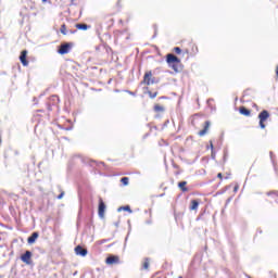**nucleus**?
<instances>
[{
  "mask_svg": "<svg viewBox=\"0 0 278 278\" xmlns=\"http://www.w3.org/2000/svg\"><path fill=\"white\" fill-rule=\"evenodd\" d=\"M268 118H270V113L266 110H263L260 114H258V119H260V127L261 129H266V121H268Z\"/></svg>",
  "mask_w": 278,
  "mask_h": 278,
  "instance_id": "nucleus-3",
  "label": "nucleus"
},
{
  "mask_svg": "<svg viewBox=\"0 0 278 278\" xmlns=\"http://www.w3.org/2000/svg\"><path fill=\"white\" fill-rule=\"evenodd\" d=\"M124 211V212H129V214H131V207L129 205L126 206H122L118 208V212Z\"/></svg>",
  "mask_w": 278,
  "mask_h": 278,
  "instance_id": "nucleus-21",
  "label": "nucleus"
},
{
  "mask_svg": "<svg viewBox=\"0 0 278 278\" xmlns=\"http://www.w3.org/2000/svg\"><path fill=\"white\" fill-rule=\"evenodd\" d=\"M105 264H108V266H114V264H121V257L116 255H110L109 257H106Z\"/></svg>",
  "mask_w": 278,
  "mask_h": 278,
  "instance_id": "nucleus-7",
  "label": "nucleus"
},
{
  "mask_svg": "<svg viewBox=\"0 0 278 278\" xmlns=\"http://www.w3.org/2000/svg\"><path fill=\"white\" fill-rule=\"evenodd\" d=\"M64 198V191H62L59 195L58 199H63Z\"/></svg>",
  "mask_w": 278,
  "mask_h": 278,
  "instance_id": "nucleus-26",
  "label": "nucleus"
},
{
  "mask_svg": "<svg viewBox=\"0 0 278 278\" xmlns=\"http://www.w3.org/2000/svg\"><path fill=\"white\" fill-rule=\"evenodd\" d=\"M238 190H240V186H239V185H236V186L233 187V192H238Z\"/></svg>",
  "mask_w": 278,
  "mask_h": 278,
  "instance_id": "nucleus-25",
  "label": "nucleus"
},
{
  "mask_svg": "<svg viewBox=\"0 0 278 278\" xmlns=\"http://www.w3.org/2000/svg\"><path fill=\"white\" fill-rule=\"evenodd\" d=\"M60 31L61 34H63V36H66V34H68V30L66 29V24L61 25Z\"/></svg>",
  "mask_w": 278,
  "mask_h": 278,
  "instance_id": "nucleus-19",
  "label": "nucleus"
},
{
  "mask_svg": "<svg viewBox=\"0 0 278 278\" xmlns=\"http://www.w3.org/2000/svg\"><path fill=\"white\" fill-rule=\"evenodd\" d=\"M75 253H76V255H80L81 257H86V255H88V250L85 249L81 245H77L75 248Z\"/></svg>",
  "mask_w": 278,
  "mask_h": 278,
  "instance_id": "nucleus-8",
  "label": "nucleus"
},
{
  "mask_svg": "<svg viewBox=\"0 0 278 278\" xmlns=\"http://www.w3.org/2000/svg\"><path fill=\"white\" fill-rule=\"evenodd\" d=\"M200 203H201V201H199V200H191L189 210L191 212H197V210H199Z\"/></svg>",
  "mask_w": 278,
  "mask_h": 278,
  "instance_id": "nucleus-13",
  "label": "nucleus"
},
{
  "mask_svg": "<svg viewBox=\"0 0 278 278\" xmlns=\"http://www.w3.org/2000/svg\"><path fill=\"white\" fill-rule=\"evenodd\" d=\"M22 262H24V264H31V252L30 251H26L22 256H21Z\"/></svg>",
  "mask_w": 278,
  "mask_h": 278,
  "instance_id": "nucleus-12",
  "label": "nucleus"
},
{
  "mask_svg": "<svg viewBox=\"0 0 278 278\" xmlns=\"http://www.w3.org/2000/svg\"><path fill=\"white\" fill-rule=\"evenodd\" d=\"M70 34H77V30H70Z\"/></svg>",
  "mask_w": 278,
  "mask_h": 278,
  "instance_id": "nucleus-30",
  "label": "nucleus"
},
{
  "mask_svg": "<svg viewBox=\"0 0 278 278\" xmlns=\"http://www.w3.org/2000/svg\"><path fill=\"white\" fill-rule=\"evenodd\" d=\"M174 52H176L177 55H179V54L181 53V48L175 47V48H174Z\"/></svg>",
  "mask_w": 278,
  "mask_h": 278,
  "instance_id": "nucleus-23",
  "label": "nucleus"
},
{
  "mask_svg": "<svg viewBox=\"0 0 278 278\" xmlns=\"http://www.w3.org/2000/svg\"><path fill=\"white\" fill-rule=\"evenodd\" d=\"M217 178H218V179H223V173H218V174H217Z\"/></svg>",
  "mask_w": 278,
  "mask_h": 278,
  "instance_id": "nucleus-27",
  "label": "nucleus"
},
{
  "mask_svg": "<svg viewBox=\"0 0 278 278\" xmlns=\"http://www.w3.org/2000/svg\"><path fill=\"white\" fill-rule=\"evenodd\" d=\"M42 1H47V0H42Z\"/></svg>",
  "mask_w": 278,
  "mask_h": 278,
  "instance_id": "nucleus-32",
  "label": "nucleus"
},
{
  "mask_svg": "<svg viewBox=\"0 0 278 278\" xmlns=\"http://www.w3.org/2000/svg\"><path fill=\"white\" fill-rule=\"evenodd\" d=\"M166 62H167L169 68L175 71V73H180V71H181V60L179 58H177L173 53H168L166 55Z\"/></svg>",
  "mask_w": 278,
  "mask_h": 278,
  "instance_id": "nucleus-1",
  "label": "nucleus"
},
{
  "mask_svg": "<svg viewBox=\"0 0 278 278\" xmlns=\"http://www.w3.org/2000/svg\"><path fill=\"white\" fill-rule=\"evenodd\" d=\"M207 149H211V151H214V142L210 141V147H207Z\"/></svg>",
  "mask_w": 278,
  "mask_h": 278,
  "instance_id": "nucleus-24",
  "label": "nucleus"
},
{
  "mask_svg": "<svg viewBox=\"0 0 278 278\" xmlns=\"http://www.w3.org/2000/svg\"><path fill=\"white\" fill-rule=\"evenodd\" d=\"M239 114H242V116H251V110L247 109L245 106H240Z\"/></svg>",
  "mask_w": 278,
  "mask_h": 278,
  "instance_id": "nucleus-14",
  "label": "nucleus"
},
{
  "mask_svg": "<svg viewBox=\"0 0 278 278\" xmlns=\"http://www.w3.org/2000/svg\"><path fill=\"white\" fill-rule=\"evenodd\" d=\"M76 29H80L81 31H87V29H90V25L88 24H76Z\"/></svg>",
  "mask_w": 278,
  "mask_h": 278,
  "instance_id": "nucleus-17",
  "label": "nucleus"
},
{
  "mask_svg": "<svg viewBox=\"0 0 278 278\" xmlns=\"http://www.w3.org/2000/svg\"><path fill=\"white\" fill-rule=\"evenodd\" d=\"M190 48L191 50L186 49L188 55H197L199 53V47L195 43H190Z\"/></svg>",
  "mask_w": 278,
  "mask_h": 278,
  "instance_id": "nucleus-9",
  "label": "nucleus"
},
{
  "mask_svg": "<svg viewBox=\"0 0 278 278\" xmlns=\"http://www.w3.org/2000/svg\"><path fill=\"white\" fill-rule=\"evenodd\" d=\"M98 215L100 218H105V202L103 199H99Z\"/></svg>",
  "mask_w": 278,
  "mask_h": 278,
  "instance_id": "nucleus-6",
  "label": "nucleus"
},
{
  "mask_svg": "<svg viewBox=\"0 0 278 278\" xmlns=\"http://www.w3.org/2000/svg\"><path fill=\"white\" fill-rule=\"evenodd\" d=\"M276 79H278V65L276 67Z\"/></svg>",
  "mask_w": 278,
  "mask_h": 278,
  "instance_id": "nucleus-29",
  "label": "nucleus"
},
{
  "mask_svg": "<svg viewBox=\"0 0 278 278\" xmlns=\"http://www.w3.org/2000/svg\"><path fill=\"white\" fill-rule=\"evenodd\" d=\"M266 203H278V191H269L267 192Z\"/></svg>",
  "mask_w": 278,
  "mask_h": 278,
  "instance_id": "nucleus-5",
  "label": "nucleus"
},
{
  "mask_svg": "<svg viewBox=\"0 0 278 278\" xmlns=\"http://www.w3.org/2000/svg\"><path fill=\"white\" fill-rule=\"evenodd\" d=\"M71 49H73V42H65L60 46L58 53H60V55H66V53H70Z\"/></svg>",
  "mask_w": 278,
  "mask_h": 278,
  "instance_id": "nucleus-4",
  "label": "nucleus"
},
{
  "mask_svg": "<svg viewBox=\"0 0 278 278\" xmlns=\"http://www.w3.org/2000/svg\"><path fill=\"white\" fill-rule=\"evenodd\" d=\"M151 99H155L157 97V92H155L154 94L150 96Z\"/></svg>",
  "mask_w": 278,
  "mask_h": 278,
  "instance_id": "nucleus-28",
  "label": "nucleus"
},
{
  "mask_svg": "<svg viewBox=\"0 0 278 278\" xmlns=\"http://www.w3.org/2000/svg\"><path fill=\"white\" fill-rule=\"evenodd\" d=\"M118 34H121V31H119V30H116V31H115V36H118Z\"/></svg>",
  "mask_w": 278,
  "mask_h": 278,
  "instance_id": "nucleus-31",
  "label": "nucleus"
},
{
  "mask_svg": "<svg viewBox=\"0 0 278 278\" xmlns=\"http://www.w3.org/2000/svg\"><path fill=\"white\" fill-rule=\"evenodd\" d=\"M141 84H144V86H153V84H157V79L153 76V72H146Z\"/></svg>",
  "mask_w": 278,
  "mask_h": 278,
  "instance_id": "nucleus-2",
  "label": "nucleus"
},
{
  "mask_svg": "<svg viewBox=\"0 0 278 278\" xmlns=\"http://www.w3.org/2000/svg\"><path fill=\"white\" fill-rule=\"evenodd\" d=\"M38 232H33L30 237H28L27 242L28 244H34L36 240H38Z\"/></svg>",
  "mask_w": 278,
  "mask_h": 278,
  "instance_id": "nucleus-16",
  "label": "nucleus"
},
{
  "mask_svg": "<svg viewBox=\"0 0 278 278\" xmlns=\"http://www.w3.org/2000/svg\"><path fill=\"white\" fill-rule=\"evenodd\" d=\"M150 263H151V261L149 258H144L143 264H142L143 270H149Z\"/></svg>",
  "mask_w": 278,
  "mask_h": 278,
  "instance_id": "nucleus-18",
  "label": "nucleus"
},
{
  "mask_svg": "<svg viewBox=\"0 0 278 278\" xmlns=\"http://www.w3.org/2000/svg\"><path fill=\"white\" fill-rule=\"evenodd\" d=\"M188 181H180L178 182V188L181 190V192H188Z\"/></svg>",
  "mask_w": 278,
  "mask_h": 278,
  "instance_id": "nucleus-15",
  "label": "nucleus"
},
{
  "mask_svg": "<svg viewBox=\"0 0 278 278\" xmlns=\"http://www.w3.org/2000/svg\"><path fill=\"white\" fill-rule=\"evenodd\" d=\"M20 61L24 66H29V61H27V50L21 52Z\"/></svg>",
  "mask_w": 278,
  "mask_h": 278,
  "instance_id": "nucleus-11",
  "label": "nucleus"
},
{
  "mask_svg": "<svg viewBox=\"0 0 278 278\" xmlns=\"http://www.w3.org/2000/svg\"><path fill=\"white\" fill-rule=\"evenodd\" d=\"M122 186H129V177L121 178Z\"/></svg>",
  "mask_w": 278,
  "mask_h": 278,
  "instance_id": "nucleus-20",
  "label": "nucleus"
},
{
  "mask_svg": "<svg viewBox=\"0 0 278 278\" xmlns=\"http://www.w3.org/2000/svg\"><path fill=\"white\" fill-rule=\"evenodd\" d=\"M211 125L212 124L210 123V121L204 122L203 129L198 132V136H200V137L205 136L207 134V131H210Z\"/></svg>",
  "mask_w": 278,
  "mask_h": 278,
  "instance_id": "nucleus-10",
  "label": "nucleus"
},
{
  "mask_svg": "<svg viewBox=\"0 0 278 278\" xmlns=\"http://www.w3.org/2000/svg\"><path fill=\"white\" fill-rule=\"evenodd\" d=\"M154 112H156V113L164 112V106H162L160 104H155L154 105Z\"/></svg>",
  "mask_w": 278,
  "mask_h": 278,
  "instance_id": "nucleus-22",
  "label": "nucleus"
}]
</instances>
